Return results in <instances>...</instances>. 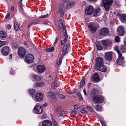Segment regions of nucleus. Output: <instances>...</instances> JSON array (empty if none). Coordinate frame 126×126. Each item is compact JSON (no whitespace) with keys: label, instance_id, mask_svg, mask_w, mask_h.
I'll use <instances>...</instances> for the list:
<instances>
[{"label":"nucleus","instance_id":"nucleus-7","mask_svg":"<svg viewBox=\"0 0 126 126\" xmlns=\"http://www.w3.org/2000/svg\"><path fill=\"white\" fill-rule=\"evenodd\" d=\"M43 94L41 93H37L35 95V98L36 101L39 102L43 99Z\"/></svg>","mask_w":126,"mask_h":126},{"label":"nucleus","instance_id":"nucleus-54","mask_svg":"<svg viewBox=\"0 0 126 126\" xmlns=\"http://www.w3.org/2000/svg\"><path fill=\"white\" fill-rule=\"evenodd\" d=\"M39 21H33V23L34 24H38L39 23Z\"/></svg>","mask_w":126,"mask_h":126},{"label":"nucleus","instance_id":"nucleus-28","mask_svg":"<svg viewBox=\"0 0 126 126\" xmlns=\"http://www.w3.org/2000/svg\"><path fill=\"white\" fill-rule=\"evenodd\" d=\"M100 9L99 8H95L94 11V16H97V15L95 13H98L100 11Z\"/></svg>","mask_w":126,"mask_h":126},{"label":"nucleus","instance_id":"nucleus-29","mask_svg":"<svg viewBox=\"0 0 126 126\" xmlns=\"http://www.w3.org/2000/svg\"><path fill=\"white\" fill-rule=\"evenodd\" d=\"M95 108L96 110L99 111H101L102 109V108L101 106H99L98 104L96 105Z\"/></svg>","mask_w":126,"mask_h":126},{"label":"nucleus","instance_id":"nucleus-10","mask_svg":"<svg viewBox=\"0 0 126 126\" xmlns=\"http://www.w3.org/2000/svg\"><path fill=\"white\" fill-rule=\"evenodd\" d=\"M34 109L37 112V113L38 114H40L41 113L43 112V108L41 106L39 105H36Z\"/></svg>","mask_w":126,"mask_h":126},{"label":"nucleus","instance_id":"nucleus-13","mask_svg":"<svg viewBox=\"0 0 126 126\" xmlns=\"http://www.w3.org/2000/svg\"><path fill=\"white\" fill-rule=\"evenodd\" d=\"M112 53L111 52H107L105 54V58L108 60H111L112 58Z\"/></svg>","mask_w":126,"mask_h":126},{"label":"nucleus","instance_id":"nucleus-37","mask_svg":"<svg viewBox=\"0 0 126 126\" xmlns=\"http://www.w3.org/2000/svg\"><path fill=\"white\" fill-rule=\"evenodd\" d=\"M62 59L63 58H62V57H60L59 58L58 61L57 62V64L60 65L61 64L62 61Z\"/></svg>","mask_w":126,"mask_h":126},{"label":"nucleus","instance_id":"nucleus-63","mask_svg":"<svg viewBox=\"0 0 126 126\" xmlns=\"http://www.w3.org/2000/svg\"><path fill=\"white\" fill-rule=\"evenodd\" d=\"M23 0H20L19 2V4L20 6H21V5L22 4V1Z\"/></svg>","mask_w":126,"mask_h":126},{"label":"nucleus","instance_id":"nucleus-27","mask_svg":"<svg viewBox=\"0 0 126 126\" xmlns=\"http://www.w3.org/2000/svg\"><path fill=\"white\" fill-rule=\"evenodd\" d=\"M14 25L15 30L16 31H17L20 25H18L17 22L16 21H15L14 22Z\"/></svg>","mask_w":126,"mask_h":126},{"label":"nucleus","instance_id":"nucleus-25","mask_svg":"<svg viewBox=\"0 0 126 126\" xmlns=\"http://www.w3.org/2000/svg\"><path fill=\"white\" fill-rule=\"evenodd\" d=\"M7 36V35L5 32L3 31L0 32V37L2 38H5Z\"/></svg>","mask_w":126,"mask_h":126},{"label":"nucleus","instance_id":"nucleus-45","mask_svg":"<svg viewBox=\"0 0 126 126\" xmlns=\"http://www.w3.org/2000/svg\"><path fill=\"white\" fill-rule=\"evenodd\" d=\"M115 50L116 51V52H117V53L118 55H119V53H121V52H119V49H118V47L116 46L115 47Z\"/></svg>","mask_w":126,"mask_h":126},{"label":"nucleus","instance_id":"nucleus-38","mask_svg":"<svg viewBox=\"0 0 126 126\" xmlns=\"http://www.w3.org/2000/svg\"><path fill=\"white\" fill-rule=\"evenodd\" d=\"M81 110H80V112L82 113L86 114L87 113V112L84 110V108L82 107Z\"/></svg>","mask_w":126,"mask_h":126},{"label":"nucleus","instance_id":"nucleus-17","mask_svg":"<svg viewBox=\"0 0 126 126\" xmlns=\"http://www.w3.org/2000/svg\"><path fill=\"white\" fill-rule=\"evenodd\" d=\"M37 69L39 72L42 73L45 71L46 68L44 65H39L37 66Z\"/></svg>","mask_w":126,"mask_h":126},{"label":"nucleus","instance_id":"nucleus-43","mask_svg":"<svg viewBox=\"0 0 126 126\" xmlns=\"http://www.w3.org/2000/svg\"><path fill=\"white\" fill-rule=\"evenodd\" d=\"M59 27L60 28L62 29H64V26L63 24H61L60 25H59Z\"/></svg>","mask_w":126,"mask_h":126},{"label":"nucleus","instance_id":"nucleus-33","mask_svg":"<svg viewBox=\"0 0 126 126\" xmlns=\"http://www.w3.org/2000/svg\"><path fill=\"white\" fill-rule=\"evenodd\" d=\"M67 48V44H65L63 47L62 52H66Z\"/></svg>","mask_w":126,"mask_h":126},{"label":"nucleus","instance_id":"nucleus-64","mask_svg":"<svg viewBox=\"0 0 126 126\" xmlns=\"http://www.w3.org/2000/svg\"><path fill=\"white\" fill-rule=\"evenodd\" d=\"M59 79V78H58V77H56L55 78V80L56 81H57Z\"/></svg>","mask_w":126,"mask_h":126},{"label":"nucleus","instance_id":"nucleus-2","mask_svg":"<svg viewBox=\"0 0 126 126\" xmlns=\"http://www.w3.org/2000/svg\"><path fill=\"white\" fill-rule=\"evenodd\" d=\"M102 3L107 11H108L111 4L113 2V0H102Z\"/></svg>","mask_w":126,"mask_h":126},{"label":"nucleus","instance_id":"nucleus-44","mask_svg":"<svg viewBox=\"0 0 126 126\" xmlns=\"http://www.w3.org/2000/svg\"><path fill=\"white\" fill-rule=\"evenodd\" d=\"M91 112H92L93 111V109L91 107L88 106H87L86 107Z\"/></svg>","mask_w":126,"mask_h":126},{"label":"nucleus","instance_id":"nucleus-42","mask_svg":"<svg viewBox=\"0 0 126 126\" xmlns=\"http://www.w3.org/2000/svg\"><path fill=\"white\" fill-rule=\"evenodd\" d=\"M91 92L92 94H95L97 93V91L96 89H93L92 90Z\"/></svg>","mask_w":126,"mask_h":126},{"label":"nucleus","instance_id":"nucleus-56","mask_svg":"<svg viewBox=\"0 0 126 126\" xmlns=\"http://www.w3.org/2000/svg\"><path fill=\"white\" fill-rule=\"evenodd\" d=\"M63 35H64L65 38H68V36L67 35V33H63Z\"/></svg>","mask_w":126,"mask_h":126},{"label":"nucleus","instance_id":"nucleus-50","mask_svg":"<svg viewBox=\"0 0 126 126\" xmlns=\"http://www.w3.org/2000/svg\"><path fill=\"white\" fill-rule=\"evenodd\" d=\"M59 97L60 98L62 99H64L65 98L64 96H63V95L62 94H59Z\"/></svg>","mask_w":126,"mask_h":126},{"label":"nucleus","instance_id":"nucleus-3","mask_svg":"<svg viewBox=\"0 0 126 126\" xmlns=\"http://www.w3.org/2000/svg\"><path fill=\"white\" fill-rule=\"evenodd\" d=\"M102 45L105 49H106L107 47L111 45L112 43V41L110 40H102Z\"/></svg>","mask_w":126,"mask_h":126},{"label":"nucleus","instance_id":"nucleus-30","mask_svg":"<svg viewBox=\"0 0 126 126\" xmlns=\"http://www.w3.org/2000/svg\"><path fill=\"white\" fill-rule=\"evenodd\" d=\"M121 50L123 53H125L126 52V49L124 46L122 45L121 46Z\"/></svg>","mask_w":126,"mask_h":126},{"label":"nucleus","instance_id":"nucleus-23","mask_svg":"<svg viewBox=\"0 0 126 126\" xmlns=\"http://www.w3.org/2000/svg\"><path fill=\"white\" fill-rule=\"evenodd\" d=\"M47 95L50 97L55 99L56 97L55 94L52 92H50L48 93Z\"/></svg>","mask_w":126,"mask_h":126},{"label":"nucleus","instance_id":"nucleus-34","mask_svg":"<svg viewBox=\"0 0 126 126\" xmlns=\"http://www.w3.org/2000/svg\"><path fill=\"white\" fill-rule=\"evenodd\" d=\"M57 84V83L56 82H53L51 85V87L53 88H56L57 87L56 86Z\"/></svg>","mask_w":126,"mask_h":126},{"label":"nucleus","instance_id":"nucleus-47","mask_svg":"<svg viewBox=\"0 0 126 126\" xmlns=\"http://www.w3.org/2000/svg\"><path fill=\"white\" fill-rule=\"evenodd\" d=\"M53 123L54 126H58V124L54 120H53Z\"/></svg>","mask_w":126,"mask_h":126},{"label":"nucleus","instance_id":"nucleus-51","mask_svg":"<svg viewBox=\"0 0 126 126\" xmlns=\"http://www.w3.org/2000/svg\"><path fill=\"white\" fill-rule=\"evenodd\" d=\"M10 73L12 75H13L15 73V71L14 70H12L10 71Z\"/></svg>","mask_w":126,"mask_h":126},{"label":"nucleus","instance_id":"nucleus-20","mask_svg":"<svg viewBox=\"0 0 126 126\" xmlns=\"http://www.w3.org/2000/svg\"><path fill=\"white\" fill-rule=\"evenodd\" d=\"M92 78L96 81H99L100 80V79L97 73H95L92 76Z\"/></svg>","mask_w":126,"mask_h":126},{"label":"nucleus","instance_id":"nucleus-49","mask_svg":"<svg viewBox=\"0 0 126 126\" xmlns=\"http://www.w3.org/2000/svg\"><path fill=\"white\" fill-rule=\"evenodd\" d=\"M63 23L62 19H60L59 21L58 25H60Z\"/></svg>","mask_w":126,"mask_h":126},{"label":"nucleus","instance_id":"nucleus-16","mask_svg":"<svg viewBox=\"0 0 126 126\" xmlns=\"http://www.w3.org/2000/svg\"><path fill=\"white\" fill-rule=\"evenodd\" d=\"M95 68L101 72H105L107 70L106 67L104 66L103 65L101 66L100 67H98L97 66H95Z\"/></svg>","mask_w":126,"mask_h":126},{"label":"nucleus","instance_id":"nucleus-53","mask_svg":"<svg viewBox=\"0 0 126 126\" xmlns=\"http://www.w3.org/2000/svg\"><path fill=\"white\" fill-rule=\"evenodd\" d=\"M58 40V38L57 37H56L55 38V40L54 43V45L57 42Z\"/></svg>","mask_w":126,"mask_h":126},{"label":"nucleus","instance_id":"nucleus-14","mask_svg":"<svg viewBox=\"0 0 126 126\" xmlns=\"http://www.w3.org/2000/svg\"><path fill=\"white\" fill-rule=\"evenodd\" d=\"M51 122L49 120H45L43 121L42 123V126H52Z\"/></svg>","mask_w":126,"mask_h":126},{"label":"nucleus","instance_id":"nucleus-31","mask_svg":"<svg viewBox=\"0 0 126 126\" xmlns=\"http://www.w3.org/2000/svg\"><path fill=\"white\" fill-rule=\"evenodd\" d=\"M54 50V47H49L48 48L45 49V51L47 52H50L53 51Z\"/></svg>","mask_w":126,"mask_h":126},{"label":"nucleus","instance_id":"nucleus-1","mask_svg":"<svg viewBox=\"0 0 126 126\" xmlns=\"http://www.w3.org/2000/svg\"><path fill=\"white\" fill-rule=\"evenodd\" d=\"M93 101L95 103H101L104 101V98L102 95H94L92 97Z\"/></svg>","mask_w":126,"mask_h":126},{"label":"nucleus","instance_id":"nucleus-15","mask_svg":"<svg viewBox=\"0 0 126 126\" xmlns=\"http://www.w3.org/2000/svg\"><path fill=\"white\" fill-rule=\"evenodd\" d=\"M75 4V2L73 1H71L68 2L65 5V8L66 9H69L74 6Z\"/></svg>","mask_w":126,"mask_h":126},{"label":"nucleus","instance_id":"nucleus-12","mask_svg":"<svg viewBox=\"0 0 126 126\" xmlns=\"http://www.w3.org/2000/svg\"><path fill=\"white\" fill-rule=\"evenodd\" d=\"M64 5V4L63 3H61L60 5L59 8V12L60 14V16L61 17H63L64 14V13L63 10V6Z\"/></svg>","mask_w":126,"mask_h":126},{"label":"nucleus","instance_id":"nucleus-4","mask_svg":"<svg viewBox=\"0 0 126 126\" xmlns=\"http://www.w3.org/2000/svg\"><path fill=\"white\" fill-rule=\"evenodd\" d=\"M124 58L122 56L121 53H119L118 55V57L117 61V63L119 65H122L124 63Z\"/></svg>","mask_w":126,"mask_h":126},{"label":"nucleus","instance_id":"nucleus-39","mask_svg":"<svg viewBox=\"0 0 126 126\" xmlns=\"http://www.w3.org/2000/svg\"><path fill=\"white\" fill-rule=\"evenodd\" d=\"M115 41L116 42H118L120 41V39L118 36H116L115 38Z\"/></svg>","mask_w":126,"mask_h":126},{"label":"nucleus","instance_id":"nucleus-22","mask_svg":"<svg viewBox=\"0 0 126 126\" xmlns=\"http://www.w3.org/2000/svg\"><path fill=\"white\" fill-rule=\"evenodd\" d=\"M120 18L122 23H124L126 21V15L123 14L122 15Z\"/></svg>","mask_w":126,"mask_h":126},{"label":"nucleus","instance_id":"nucleus-46","mask_svg":"<svg viewBox=\"0 0 126 126\" xmlns=\"http://www.w3.org/2000/svg\"><path fill=\"white\" fill-rule=\"evenodd\" d=\"M48 15V14H47L46 15H43L42 16L39 17L42 18H43L46 17Z\"/></svg>","mask_w":126,"mask_h":126},{"label":"nucleus","instance_id":"nucleus-8","mask_svg":"<svg viewBox=\"0 0 126 126\" xmlns=\"http://www.w3.org/2000/svg\"><path fill=\"white\" fill-rule=\"evenodd\" d=\"M26 50L25 49L22 47H20L18 50V55L21 57H23L25 55Z\"/></svg>","mask_w":126,"mask_h":126},{"label":"nucleus","instance_id":"nucleus-61","mask_svg":"<svg viewBox=\"0 0 126 126\" xmlns=\"http://www.w3.org/2000/svg\"><path fill=\"white\" fill-rule=\"evenodd\" d=\"M69 0H63L64 2H65L67 3L69 2Z\"/></svg>","mask_w":126,"mask_h":126},{"label":"nucleus","instance_id":"nucleus-35","mask_svg":"<svg viewBox=\"0 0 126 126\" xmlns=\"http://www.w3.org/2000/svg\"><path fill=\"white\" fill-rule=\"evenodd\" d=\"M67 41V39L66 38H64L63 40H62L61 42V44L62 45H63Z\"/></svg>","mask_w":126,"mask_h":126},{"label":"nucleus","instance_id":"nucleus-26","mask_svg":"<svg viewBox=\"0 0 126 126\" xmlns=\"http://www.w3.org/2000/svg\"><path fill=\"white\" fill-rule=\"evenodd\" d=\"M45 83L44 82L37 83L35 86V87H40L44 86L45 85Z\"/></svg>","mask_w":126,"mask_h":126},{"label":"nucleus","instance_id":"nucleus-55","mask_svg":"<svg viewBox=\"0 0 126 126\" xmlns=\"http://www.w3.org/2000/svg\"><path fill=\"white\" fill-rule=\"evenodd\" d=\"M10 16V14H8L5 17V18L6 19H7L8 18H9Z\"/></svg>","mask_w":126,"mask_h":126},{"label":"nucleus","instance_id":"nucleus-11","mask_svg":"<svg viewBox=\"0 0 126 126\" xmlns=\"http://www.w3.org/2000/svg\"><path fill=\"white\" fill-rule=\"evenodd\" d=\"M9 51V47L7 46H5L2 48L1 52L3 55H7L8 54Z\"/></svg>","mask_w":126,"mask_h":126},{"label":"nucleus","instance_id":"nucleus-32","mask_svg":"<svg viewBox=\"0 0 126 126\" xmlns=\"http://www.w3.org/2000/svg\"><path fill=\"white\" fill-rule=\"evenodd\" d=\"M32 77L37 80H39L41 79L39 77L35 75H32Z\"/></svg>","mask_w":126,"mask_h":126},{"label":"nucleus","instance_id":"nucleus-40","mask_svg":"<svg viewBox=\"0 0 126 126\" xmlns=\"http://www.w3.org/2000/svg\"><path fill=\"white\" fill-rule=\"evenodd\" d=\"M29 92L30 94H32L35 93V91L34 90H29Z\"/></svg>","mask_w":126,"mask_h":126},{"label":"nucleus","instance_id":"nucleus-52","mask_svg":"<svg viewBox=\"0 0 126 126\" xmlns=\"http://www.w3.org/2000/svg\"><path fill=\"white\" fill-rule=\"evenodd\" d=\"M67 53V52H64L63 53L61 57H62V58Z\"/></svg>","mask_w":126,"mask_h":126},{"label":"nucleus","instance_id":"nucleus-59","mask_svg":"<svg viewBox=\"0 0 126 126\" xmlns=\"http://www.w3.org/2000/svg\"><path fill=\"white\" fill-rule=\"evenodd\" d=\"M83 92H84V94L85 95H87V93H86V91L85 89L83 90Z\"/></svg>","mask_w":126,"mask_h":126},{"label":"nucleus","instance_id":"nucleus-48","mask_svg":"<svg viewBox=\"0 0 126 126\" xmlns=\"http://www.w3.org/2000/svg\"><path fill=\"white\" fill-rule=\"evenodd\" d=\"M77 95L78 96V97L80 99H82V97L80 93H77Z\"/></svg>","mask_w":126,"mask_h":126},{"label":"nucleus","instance_id":"nucleus-36","mask_svg":"<svg viewBox=\"0 0 126 126\" xmlns=\"http://www.w3.org/2000/svg\"><path fill=\"white\" fill-rule=\"evenodd\" d=\"M85 84V80L84 79H82L80 83V85L81 86H83Z\"/></svg>","mask_w":126,"mask_h":126},{"label":"nucleus","instance_id":"nucleus-60","mask_svg":"<svg viewBox=\"0 0 126 126\" xmlns=\"http://www.w3.org/2000/svg\"><path fill=\"white\" fill-rule=\"evenodd\" d=\"M76 92V89H74V90H72V91H71V92L72 93H75V92Z\"/></svg>","mask_w":126,"mask_h":126},{"label":"nucleus","instance_id":"nucleus-57","mask_svg":"<svg viewBox=\"0 0 126 126\" xmlns=\"http://www.w3.org/2000/svg\"><path fill=\"white\" fill-rule=\"evenodd\" d=\"M11 28V26L10 25H8L7 26V28L8 29H10Z\"/></svg>","mask_w":126,"mask_h":126},{"label":"nucleus","instance_id":"nucleus-19","mask_svg":"<svg viewBox=\"0 0 126 126\" xmlns=\"http://www.w3.org/2000/svg\"><path fill=\"white\" fill-rule=\"evenodd\" d=\"M118 33L121 36L123 35L124 33V29L122 26L119 27L117 29Z\"/></svg>","mask_w":126,"mask_h":126},{"label":"nucleus","instance_id":"nucleus-58","mask_svg":"<svg viewBox=\"0 0 126 126\" xmlns=\"http://www.w3.org/2000/svg\"><path fill=\"white\" fill-rule=\"evenodd\" d=\"M61 109V107H58L57 110H56V111H59Z\"/></svg>","mask_w":126,"mask_h":126},{"label":"nucleus","instance_id":"nucleus-6","mask_svg":"<svg viewBox=\"0 0 126 126\" xmlns=\"http://www.w3.org/2000/svg\"><path fill=\"white\" fill-rule=\"evenodd\" d=\"M33 60L34 57L32 55V54H27L25 58L26 62L28 63L32 62Z\"/></svg>","mask_w":126,"mask_h":126},{"label":"nucleus","instance_id":"nucleus-24","mask_svg":"<svg viewBox=\"0 0 126 126\" xmlns=\"http://www.w3.org/2000/svg\"><path fill=\"white\" fill-rule=\"evenodd\" d=\"M88 27L93 32H94L97 29L96 27H94L92 26L91 24L89 25Z\"/></svg>","mask_w":126,"mask_h":126},{"label":"nucleus","instance_id":"nucleus-21","mask_svg":"<svg viewBox=\"0 0 126 126\" xmlns=\"http://www.w3.org/2000/svg\"><path fill=\"white\" fill-rule=\"evenodd\" d=\"M96 45L97 49L99 50H101L103 49V47L102 46L100 45V42L98 41H96L95 42Z\"/></svg>","mask_w":126,"mask_h":126},{"label":"nucleus","instance_id":"nucleus-41","mask_svg":"<svg viewBox=\"0 0 126 126\" xmlns=\"http://www.w3.org/2000/svg\"><path fill=\"white\" fill-rule=\"evenodd\" d=\"M74 108L75 109L77 110L79 109H81L82 107L77 105H75L74 106Z\"/></svg>","mask_w":126,"mask_h":126},{"label":"nucleus","instance_id":"nucleus-5","mask_svg":"<svg viewBox=\"0 0 126 126\" xmlns=\"http://www.w3.org/2000/svg\"><path fill=\"white\" fill-rule=\"evenodd\" d=\"M96 64L95 66L100 67L103 64V58L101 57H98L96 59Z\"/></svg>","mask_w":126,"mask_h":126},{"label":"nucleus","instance_id":"nucleus-62","mask_svg":"<svg viewBox=\"0 0 126 126\" xmlns=\"http://www.w3.org/2000/svg\"><path fill=\"white\" fill-rule=\"evenodd\" d=\"M63 34L64 33H67L66 30H65L64 29H63Z\"/></svg>","mask_w":126,"mask_h":126},{"label":"nucleus","instance_id":"nucleus-9","mask_svg":"<svg viewBox=\"0 0 126 126\" xmlns=\"http://www.w3.org/2000/svg\"><path fill=\"white\" fill-rule=\"evenodd\" d=\"M94 8L92 6H89L85 10V13L86 14L90 15L93 12Z\"/></svg>","mask_w":126,"mask_h":126},{"label":"nucleus","instance_id":"nucleus-18","mask_svg":"<svg viewBox=\"0 0 126 126\" xmlns=\"http://www.w3.org/2000/svg\"><path fill=\"white\" fill-rule=\"evenodd\" d=\"M108 33V29L105 28L102 29L100 31V33L101 34L105 36Z\"/></svg>","mask_w":126,"mask_h":126}]
</instances>
